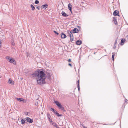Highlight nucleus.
Here are the masks:
<instances>
[{"mask_svg": "<svg viewBox=\"0 0 128 128\" xmlns=\"http://www.w3.org/2000/svg\"><path fill=\"white\" fill-rule=\"evenodd\" d=\"M54 112L55 114V113L57 112V111L56 110H55L54 112Z\"/></svg>", "mask_w": 128, "mask_h": 128, "instance_id": "37", "label": "nucleus"}, {"mask_svg": "<svg viewBox=\"0 0 128 128\" xmlns=\"http://www.w3.org/2000/svg\"><path fill=\"white\" fill-rule=\"evenodd\" d=\"M61 14L62 16L64 17H67L68 16V15L67 14L64 12L63 11L62 12Z\"/></svg>", "mask_w": 128, "mask_h": 128, "instance_id": "14", "label": "nucleus"}, {"mask_svg": "<svg viewBox=\"0 0 128 128\" xmlns=\"http://www.w3.org/2000/svg\"><path fill=\"white\" fill-rule=\"evenodd\" d=\"M77 83H78L77 85H78V86H80V85H79L80 82H79V80H78L77 81Z\"/></svg>", "mask_w": 128, "mask_h": 128, "instance_id": "31", "label": "nucleus"}, {"mask_svg": "<svg viewBox=\"0 0 128 128\" xmlns=\"http://www.w3.org/2000/svg\"><path fill=\"white\" fill-rule=\"evenodd\" d=\"M25 115H28V112H25Z\"/></svg>", "mask_w": 128, "mask_h": 128, "instance_id": "33", "label": "nucleus"}, {"mask_svg": "<svg viewBox=\"0 0 128 128\" xmlns=\"http://www.w3.org/2000/svg\"><path fill=\"white\" fill-rule=\"evenodd\" d=\"M83 128H87L86 126H84V127H83Z\"/></svg>", "mask_w": 128, "mask_h": 128, "instance_id": "38", "label": "nucleus"}, {"mask_svg": "<svg viewBox=\"0 0 128 128\" xmlns=\"http://www.w3.org/2000/svg\"><path fill=\"white\" fill-rule=\"evenodd\" d=\"M1 77H0V78H1Z\"/></svg>", "mask_w": 128, "mask_h": 128, "instance_id": "45", "label": "nucleus"}, {"mask_svg": "<svg viewBox=\"0 0 128 128\" xmlns=\"http://www.w3.org/2000/svg\"><path fill=\"white\" fill-rule=\"evenodd\" d=\"M11 44L13 46H14V43L13 41L12 42Z\"/></svg>", "mask_w": 128, "mask_h": 128, "instance_id": "27", "label": "nucleus"}, {"mask_svg": "<svg viewBox=\"0 0 128 128\" xmlns=\"http://www.w3.org/2000/svg\"><path fill=\"white\" fill-rule=\"evenodd\" d=\"M26 55L27 57H30V54L28 52H26Z\"/></svg>", "mask_w": 128, "mask_h": 128, "instance_id": "23", "label": "nucleus"}, {"mask_svg": "<svg viewBox=\"0 0 128 128\" xmlns=\"http://www.w3.org/2000/svg\"><path fill=\"white\" fill-rule=\"evenodd\" d=\"M31 76L34 78H36L37 83L40 85L46 83L45 80L46 76L49 81L51 80L50 73H48L47 75H46L43 70H37L32 73Z\"/></svg>", "mask_w": 128, "mask_h": 128, "instance_id": "1", "label": "nucleus"}, {"mask_svg": "<svg viewBox=\"0 0 128 128\" xmlns=\"http://www.w3.org/2000/svg\"><path fill=\"white\" fill-rule=\"evenodd\" d=\"M50 109L53 112H54L55 110L54 108H51Z\"/></svg>", "mask_w": 128, "mask_h": 128, "instance_id": "29", "label": "nucleus"}, {"mask_svg": "<svg viewBox=\"0 0 128 128\" xmlns=\"http://www.w3.org/2000/svg\"><path fill=\"white\" fill-rule=\"evenodd\" d=\"M77 87H78V90L79 91L80 90V86H78V85H77Z\"/></svg>", "mask_w": 128, "mask_h": 128, "instance_id": "30", "label": "nucleus"}, {"mask_svg": "<svg viewBox=\"0 0 128 128\" xmlns=\"http://www.w3.org/2000/svg\"><path fill=\"white\" fill-rule=\"evenodd\" d=\"M6 59L9 62V60H10V57L9 56H6Z\"/></svg>", "mask_w": 128, "mask_h": 128, "instance_id": "25", "label": "nucleus"}, {"mask_svg": "<svg viewBox=\"0 0 128 128\" xmlns=\"http://www.w3.org/2000/svg\"><path fill=\"white\" fill-rule=\"evenodd\" d=\"M71 32L73 33H78L79 30L78 29L75 28L73 30H71Z\"/></svg>", "mask_w": 128, "mask_h": 128, "instance_id": "5", "label": "nucleus"}, {"mask_svg": "<svg viewBox=\"0 0 128 128\" xmlns=\"http://www.w3.org/2000/svg\"><path fill=\"white\" fill-rule=\"evenodd\" d=\"M68 65L69 66H70L71 67L72 66V65L70 63H69L68 64Z\"/></svg>", "mask_w": 128, "mask_h": 128, "instance_id": "34", "label": "nucleus"}, {"mask_svg": "<svg viewBox=\"0 0 128 128\" xmlns=\"http://www.w3.org/2000/svg\"><path fill=\"white\" fill-rule=\"evenodd\" d=\"M125 102H126V100H125Z\"/></svg>", "mask_w": 128, "mask_h": 128, "instance_id": "44", "label": "nucleus"}, {"mask_svg": "<svg viewBox=\"0 0 128 128\" xmlns=\"http://www.w3.org/2000/svg\"><path fill=\"white\" fill-rule=\"evenodd\" d=\"M66 37V35L63 32H62L61 36V37L62 38H64Z\"/></svg>", "mask_w": 128, "mask_h": 128, "instance_id": "12", "label": "nucleus"}, {"mask_svg": "<svg viewBox=\"0 0 128 128\" xmlns=\"http://www.w3.org/2000/svg\"><path fill=\"white\" fill-rule=\"evenodd\" d=\"M72 32H71V30L68 31L67 33V35L70 38V40L71 42L73 41L74 39V37L72 34Z\"/></svg>", "mask_w": 128, "mask_h": 128, "instance_id": "3", "label": "nucleus"}, {"mask_svg": "<svg viewBox=\"0 0 128 128\" xmlns=\"http://www.w3.org/2000/svg\"><path fill=\"white\" fill-rule=\"evenodd\" d=\"M52 124L56 128H59V126H58L57 124L56 123L54 122L53 121L51 122Z\"/></svg>", "mask_w": 128, "mask_h": 128, "instance_id": "13", "label": "nucleus"}, {"mask_svg": "<svg viewBox=\"0 0 128 128\" xmlns=\"http://www.w3.org/2000/svg\"><path fill=\"white\" fill-rule=\"evenodd\" d=\"M126 41L125 39L124 38H122L121 40V42L120 45L122 46L124 45V43Z\"/></svg>", "mask_w": 128, "mask_h": 128, "instance_id": "17", "label": "nucleus"}, {"mask_svg": "<svg viewBox=\"0 0 128 128\" xmlns=\"http://www.w3.org/2000/svg\"><path fill=\"white\" fill-rule=\"evenodd\" d=\"M1 43H2L1 41V40H0V44L1 45Z\"/></svg>", "mask_w": 128, "mask_h": 128, "instance_id": "39", "label": "nucleus"}, {"mask_svg": "<svg viewBox=\"0 0 128 128\" xmlns=\"http://www.w3.org/2000/svg\"><path fill=\"white\" fill-rule=\"evenodd\" d=\"M9 62L10 63H13L15 65L16 64V62L15 60L13 58H10L9 60Z\"/></svg>", "mask_w": 128, "mask_h": 128, "instance_id": "8", "label": "nucleus"}, {"mask_svg": "<svg viewBox=\"0 0 128 128\" xmlns=\"http://www.w3.org/2000/svg\"><path fill=\"white\" fill-rule=\"evenodd\" d=\"M55 114L58 117L62 116V114H60L58 112L55 113Z\"/></svg>", "mask_w": 128, "mask_h": 128, "instance_id": "21", "label": "nucleus"}, {"mask_svg": "<svg viewBox=\"0 0 128 128\" xmlns=\"http://www.w3.org/2000/svg\"><path fill=\"white\" fill-rule=\"evenodd\" d=\"M34 2L36 4H38L39 3V1L38 0H36Z\"/></svg>", "mask_w": 128, "mask_h": 128, "instance_id": "26", "label": "nucleus"}, {"mask_svg": "<svg viewBox=\"0 0 128 128\" xmlns=\"http://www.w3.org/2000/svg\"><path fill=\"white\" fill-rule=\"evenodd\" d=\"M78 28L80 30V28L79 26H78Z\"/></svg>", "mask_w": 128, "mask_h": 128, "instance_id": "40", "label": "nucleus"}, {"mask_svg": "<svg viewBox=\"0 0 128 128\" xmlns=\"http://www.w3.org/2000/svg\"><path fill=\"white\" fill-rule=\"evenodd\" d=\"M114 48H115V46H114Z\"/></svg>", "mask_w": 128, "mask_h": 128, "instance_id": "41", "label": "nucleus"}, {"mask_svg": "<svg viewBox=\"0 0 128 128\" xmlns=\"http://www.w3.org/2000/svg\"><path fill=\"white\" fill-rule=\"evenodd\" d=\"M83 127H84V124H80Z\"/></svg>", "mask_w": 128, "mask_h": 128, "instance_id": "35", "label": "nucleus"}, {"mask_svg": "<svg viewBox=\"0 0 128 128\" xmlns=\"http://www.w3.org/2000/svg\"><path fill=\"white\" fill-rule=\"evenodd\" d=\"M114 123H113V125L114 124Z\"/></svg>", "mask_w": 128, "mask_h": 128, "instance_id": "43", "label": "nucleus"}, {"mask_svg": "<svg viewBox=\"0 0 128 128\" xmlns=\"http://www.w3.org/2000/svg\"><path fill=\"white\" fill-rule=\"evenodd\" d=\"M14 82L12 80L11 78L9 79L8 81V83L9 84H11L12 85H14Z\"/></svg>", "mask_w": 128, "mask_h": 128, "instance_id": "11", "label": "nucleus"}, {"mask_svg": "<svg viewBox=\"0 0 128 128\" xmlns=\"http://www.w3.org/2000/svg\"><path fill=\"white\" fill-rule=\"evenodd\" d=\"M48 5L47 4H46L42 5L41 6V8L42 9H45L46 8H48Z\"/></svg>", "mask_w": 128, "mask_h": 128, "instance_id": "9", "label": "nucleus"}, {"mask_svg": "<svg viewBox=\"0 0 128 128\" xmlns=\"http://www.w3.org/2000/svg\"><path fill=\"white\" fill-rule=\"evenodd\" d=\"M115 53H112V60L113 61H114V56L115 55Z\"/></svg>", "mask_w": 128, "mask_h": 128, "instance_id": "20", "label": "nucleus"}, {"mask_svg": "<svg viewBox=\"0 0 128 128\" xmlns=\"http://www.w3.org/2000/svg\"><path fill=\"white\" fill-rule=\"evenodd\" d=\"M26 120L24 119H22L21 120V124H24L26 123Z\"/></svg>", "mask_w": 128, "mask_h": 128, "instance_id": "18", "label": "nucleus"}, {"mask_svg": "<svg viewBox=\"0 0 128 128\" xmlns=\"http://www.w3.org/2000/svg\"><path fill=\"white\" fill-rule=\"evenodd\" d=\"M68 61L69 62H71V60L70 59H69L68 60Z\"/></svg>", "mask_w": 128, "mask_h": 128, "instance_id": "36", "label": "nucleus"}, {"mask_svg": "<svg viewBox=\"0 0 128 128\" xmlns=\"http://www.w3.org/2000/svg\"><path fill=\"white\" fill-rule=\"evenodd\" d=\"M54 32L57 35H58L59 34L57 32H56V31H55V30H54Z\"/></svg>", "mask_w": 128, "mask_h": 128, "instance_id": "28", "label": "nucleus"}, {"mask_svg": "<svg viewBox=\"0 0 128 128\" xmlns=\"http://www.w3.org/2000/svg\"><path fill=\"white\" fill-rule=\"evenodd\" d=\"M117 40H118V39H117V38L115 41L114 44V46H115V48L116 47V43L117 42Z\"/></svg>", "mask_w": 128, "mask_h": 128, "instance_id": "24", "label": "nucleus"}, {"mask_svg": "<svg viewBox=\"0 0 128 128\" xmlns=\"http://www.w3.org/2000/svg\"><path fill=\"white\" fill-rule=\"evenodd\" d=\"M47 116L48 118V119L49 121L50 122H52V121L51 118V116L49 113H47Z\"/></svg>", "mask_w": 128, "mask_h": 128, "instance_id": "4", "label": "nucleus"}, {"mask_svg": "<svg viewBox=\"0 0 128 128\" xmlns=\"http://www.w3.org/2000/svg\"><path fill=\"white\" fill-rule=\"evenodd\" d=\"M113 21L114 22L115 24L117 25L118 24V23L116 20V17H113Z\"/></svg>", "mask_w": 128, "mask_h": 128, "instance_id": "15", "label": "nucleus"}, {"mask_svg": "<svg viewBox=\"0 0 128 128\" xmlns=\"http://www.w3.org/2000/svg\"><path fill=\"white\" fill-rule=\"evenodd\" d=\"M17 100L20 102L24 101V99L21 98H17Z\"/></svg>", "mask_w": 128, "mask_h": 128, "instance_id": "19", "label": "nucleus"}, {"mask_svg": "<svg viewBox=\"0 0 128 128\" xmlns=\"http://www.w3.org/2000/svg\"><path fill=\"white\" fill-rule=\"evenodd\" d=\"M54 103L58 106L59 109H61L62 110L64 109V108L62 106L60 103L58 101H54Z\"/></svg>", "mask_w": 128, "mask_h": 128, "instance_id": "2", "label": "nucleus"}, {"mask_svg": "<svg viewBox=\"0 0 128 128\" xmlns=\"http://www.w3.org/2000/svg\"><path fill=\"white\" fill-rule=\"evenodd\" d=\"M113 15L115 16H119V12L117 10H115L113 13Z\"/></svg>", "mask_w": 128, "mask_h": 128, "instance_id": "7", "label": "nucleus"}, {"mask_svg": "<svg viewBox=\"0 0 128 128\" xmlns=\"http://www.w3.org/2000/svg\"><path fill=\"white\" fill-rule=\"evenodd\" d=\"M36 8H37V9L38 10H40V6H37L36 7Z\"/></svg>", "mask_w": 128, "mask_h": 128, "instance_id": "32", "label": "nucleus"}, {"mask_svg": "<svg viewBox=\"0 0 128 128\" xmlns=\"http://www.w3.org/2000/svg\"><path fill=\"white\" fill-rule=\"evenodd\" d=\"M1 45L0 44V47H1Z\"/></svg>", "mask_w": 128, "mask_h": 128, "instance_id": "42", "label": "nucleus"}, {"mask_svg": "<svg viewBox=\"0 0 128 128\" xmlns=\"http://www.w3.org/2000/svg\"><path fill=\"white\" fill-rule=\"evenodd\" d=\"M30 7L32 10H34L35 9V7L32 4L30 5Z\"/></svg>", "mask_w": 128, "mask_h": 128, "instance_id": "22", "label": "nucleus"}, {"mask_svg": "<svg viewBox=\"0 0 128 128\" xmlns=\"http://www.w3.org/2000/svg\"><path fill=\"white\" fill-rule=\"evenodd\" d=\"M26 120L27 122L30 123H32L33 122V120L30 118L29 117H27L26 118Z\"/></svg>", "mask_w": 128, "mask_h": 128, "instance_id": "6", "label": "nucleus"}, {"mask_svg": "<svg viewBox=\"0 0 128 128\" xmlns=\"http://www.w3.org/2000/svg\"><path fill=\"white\" fill-rule=\"evenodd\" d=\"M82 43L81 40H78L76 42V44L77 45H80Z\"/></svg>", "mask_w": 128, "mask_h": 128, "instance_id": "10", "label": "nucleus"}, {"mask_svg": "<svg viewBox=\"0 0 128 128\" xmlns=\"http://www.w3.org/2000/svg\"><path fill=\"white\" fill-rule=\"evenodd\" d=\"M68 9L70 11L71 13H72V5L70 3L68 4Z\"/></svg>", "mask_w": 128, "mask_h": 128, "instance_id": "16", "label": "nucleus"}]
</instances>
